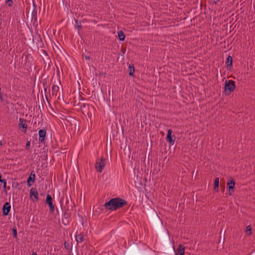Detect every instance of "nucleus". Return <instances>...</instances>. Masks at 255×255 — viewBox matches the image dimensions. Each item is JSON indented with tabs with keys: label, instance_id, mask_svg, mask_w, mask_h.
<instances>
[{
	"label": "nucleus",
	"instance_id": "obj_51",
	"mask_svg": "<svg viewBox=\"0 0 255 255\" xmlns=\"http://www.w3.org/2000/svg\"><path fill=\"white\" fill-rule=\"evenodd\" d=\"M217 1H219V0H217L216 1H214L213 2V3H215V4H216V3H217Z\"/></svg>",
	"mask_w": 255,
	"mask_h": 255
},
{
	"label": "nucleus",
	"instance_id": "obj_21",
	"mask_svg": "<svg viewBox=\"0 0 255 255\" xmlns=\"http://www.w3.org/2000/svg\"><path fill=\"white\" fill-rule=\"evenodd\" d=\"M184 253L185 247L182 245H179L177 248V252H175V255H184Z\"/></svg>",
	"mask_w": 255,
	"mask_h": 255
},
{
	"label": "nucleus",
	"instance_id": "obj_32",
	"mask_svg": "<svg viewBox=\"0 0 255 255\" xmlns=\"http://www.w3.org/2000/svg\"><path fill=\"white\" fill-rule=\"evenodd\" d=\"M124 153L125 154H128V156L130 155V148H129V147L128 146V147H126L124 149Z\"/></svg>",
	"mask_w": 255,
	"mask_h": 255
},
{
	"label": "nucleus",
	"instance_id": "obj_11",
	"mask_svg": "<svg viewBox=\"0 0 255 255\" xmlns=\"http://www.w3.org/2000/svg\"><path fill=\"white\" fill-rule=\"evenodd\" d=\"M71 211H65L63 216L62 221L64 225H68L70 223Z\"/></svg>",
	"mask_w": 255,
	"mask_h": 255
},
{
	"label": "nucleus",
	"instance_id": "obj_9",
	"mask_svg": "<svg viewBox=\"0 0 255 255\" xmlns=\"http://www.w3.org/2000/svg\"><path fill=\"white\" fill-rule=\"evenodd\" d=\"M173 131L171 129H169L167 130V133L166 137V141L170 143V145H173L176 139L174 135L172 136V133Z\"/></svg>",
	"mask_w": 255,
	"mask_h": 255
},
{
	"label": "nucleus",
	"instance_id": "obj_12",
	"mask_svg": "<svg viewBox=\"0 0 255 255\" xmlns=\"http://www.w3.org/2000/svg\"><path fill=\"white\" fill-rule=\"evenodd\" d=\"M66 205L67 206V211H72L75 206L74 203L72 201L71 196H66Z\"/></svg>",
	"mask_w": 255,
	"mask_h": 255
},
{
	"label": "nucleus",
	"instance_id": "obj_35",
	"mask_svg": "<svg viewBox=\"0 0 255 255\" xmlns=\"http://www.w3.org/2000/svg\"><path fill=\"white\" fill-rule=\"evenodd\" d=\"M90 107L91 108H93L92 106H90V105L89 104H83L81 106V108L82 109H86L87 108H88V109H89Z\"/></svg>",
	"mask_w": 255,
	"mask_h": 255
},
{
	"label": "nucleus",
	"instance_id": "obj_50",
	"mask_svg": "<svg viewBox=\"0 0 255 255\" xmlns=\"http://www.w3.org/2000/svg\"><path fill=\"white\" fill-rule=\"evenodd\" d=\"M64 3V0H62L61 4H63Z\"/></svg>",
	"mask_w": 255,
	"mask_h": 255
},
{
	"label": "nucleus",
	"instance_id": "obj_14",
	"mask_svg": "<svg viewBox=\"0 0 255 255\" xmlns=\"http://www.w3.org/2000/svg\"><path fill=\"white\" fill-rule=\"evenodd\" d=\"M35 34L36 36L37 37L36 44L38 45V47H39L40 48H43L44 47V42L43 41L42 37L40 35V34L38 33V30L37 29H35Z\"/></svg>",
	"mask_w": 255,
	"mask_h": 255
},
{
	"label": "nucleus",
	"instance_id": "obj_42",
	"mask_svg": "<svg viewBox=\"0 0 255 255\" xmlns=\"http://www.w3.org/2000/svg\"><path fill=\"white\" fill-rule=\"evenodd\" d=\"M0 99L1 101H3V95L2 93L1 92V88L0 87Z\"/></svg>",
	"mask_w": 255,
	"mask_h": 255
},
{
	"label": "nucleus",
	"instance_id": "obj_16",
	"mask_svg": "<svg viewBox=\"0 0 255 255\" xmlns=\"http://www.w3.org/2000/svg\"><path fill=\"white\" fill-rule=\"evenodd\" d=\"M39 141L43 143L44 142L45 137H46V131L45 129H40L39 131Z\"/></svg>",
	"mask_w": 255,
	"mask_h": 255
},
{
	"label": "nucleus",
	"instance_id": "obj_55",
	"mask_svg": "<svg viewBox=\"0 0 255 255\" xmlns=\"http://www.w3.org/2000/svg\"><path fill=\"white\" fill-rule=\"evenodd\" d=\"M57 72H59V69H58V68H57Z\"/></svg>",
	"mask_w": 255,
	"mask_h": 255
},
{
	"label": "nucleus",
	"instance_id": "obj_10",
	"mask_svg": "<svg viewBox=\"0 0 255 255\" xmlns=\"http://www.w3.org/2000/svg\"><path fill=\"white\" fill-rule=\"evenodd\" d=\"M29 197L33 202L38 200V193L36 188H31L29 192Z\"/></svg>",
	"mask_w": 255,
	"mask_h": 255
},
{
	"label": "nucleus",
	"instance_id": "obj_5",
	"mask_svg": "<svg viewBox=\"0 0 255 255\" xmlns=\"http://www.w3.org/2000/svg\"><path fill=\"white\" fill-rule=\"evenodd\" d=\"M235 180L230 177L227 181V189L229 191V194L232 195L235 192Z\"/></svg>",
	"mask_w": 255,
	"mask_h": 255
},
{
	"label": "nucleus",
	"instance_id": "obj_33",
	"mask_svg": "<svg viewBox=\"0 0 255 255\" xmlns=\"http://www.w3.org/2000/svg\"><path fill=\"white\" fill-rule=\"evenodd\" d=\"M13 237L15 239L17 238V229L15 228L12 229Z\"/></svg>",
	"mask_w": 255,
	"mask_h": 255
},
{
	"label": "nucleus",
	"instance_id": "obj_37",
	"mask_svg": "<svg viewBox=\"0 0 255 255\" xmlns=\"http://www.w3.org/2000/svg\"><path fill=\"white\" fill-rule=\"evenodd\" d=\"M111 144H112V141H111V137H110L109 140H108V139L107 138V145H106L107 148L108 149L109 147V146L111 145Z\"/></svg>",
	"mask_w": 255,
	"mask_h": 255
},
{
	"label": "nucleus",
	"instance_id": "obj_26",
	"mask_svg": "<svg viewBox=\"0 0 255 255\" xmlns=\"http://www.w3.org/2000/svg\"><path fill=\"white\" fill-rule=\"evenodd\" d=\"M59 88L58 86L53 85L52 87V95L56 94V93L58 91Z\"/></svg>",
	"mask_w": 255,
	"mask_h": 255
},
{
	"label": "nucleus",
	"instance_id": "obj_30",
	"mask_svg": "<svg viewBox=\"0 0 255 255\" xmlns=\"http://www.w3.org/2000/svg\"><path fill=\"white\" fill-rule=\"evenodd\" d=\"M75 27L76 28H78V29H82V25H81V21H80L79 22H78V21L77 20H76L75 19Z\"/></svg>",
	"mask_w": 255,
	"mask_h": 255
},
{
	"label": "nucleus",
	"instance_id": "obj_6",
	"mask_svg": "<svg viewBox=\"0 0 255 255\" xmlns=\"http://www.w3.org/2000/svg\"><path fill=\"white\" fill-rule=\"evenodd\" d=\"M45 203L49 206L50 213L53 214L55 210V205L53 203V199L50 195H47Z\"/></svg>",
	"mask_w": 255,
	"mask_h": 255
},
{
	"label": "nucleus",
	"instance_id": "obj_17",
	"mask_svg": "<svg viewBox=\"0 0 255 255\" xmlns=\"http://www.w3.org/2000/svg\"><path fill=\"white\" fill-rule=\"evenodd\" d=\"M47 56V55H46ZM43 62L44 64V69L48 70L51 67V60L49 57H43Z\"/></svg>",
	"mask_w": 255,
	"mask_h": 255
},
{
	"label": "nucleus",
	"instance_id": "obj_46",
	"mask_svg": "<svg viewBox=\"0 0 255 255\" xmlns=\"http://www.w3.org/2000/svg\"><path fill=\"white\" fill-rule=\"evenodd\" d=\"M31 255H37L36 252H32Z\"/></svg>",
	"mask_w": 255,
	"mask_h": 255
},
{
	"label": "nucleus",
	"instance_id": "obj_47",
	"mask_svg": "<svg viewBox=\"0 0 255 255\" xmlns=\"http://www.w3.org/2000/svg\"><path fill=\"white\" fill-rule=\"evenodd\" d=\"M60 203H61V209H62V210H63V208H62V201H61V200L60 201Z\"/></svg>",
	"mask_w": 255,
	"mask_h": 255
},
{
	"label": "nucleus",
	"instance_id": "obj_34",
	"mask_svg": "<svg viewBox=\"0 0 255 255\" xmlns=\"http://www.w3.org/2000/svg\"><path fill=\"white\" fill-rule=\"evenodd\" d=\"M42 53L40 54L41 56H42V58L43 59V57H46V55H47V57H49L48 56V54L47 52L44 49H42L41 50Z\"/></svg>",
	"mask_w": 255,
	"mask_h": 255
},
{
	"label": "nucleus",
	"instance_id": "obj_3",
	"mask_svg": "<svg viewBox=\"0 0 255 255\" xmlns=\"http://www.w3.org/2000/svg\"><path fill=\"white\" fill-rule=\"evenodd\" d=\"M26 15L27 19L33 20V24L34 25L36 23V27L37 26V5L33 0V3L32 5H28L26 6L25 8Z\"/></svg>",
	"mask_w": 255,
	"mask_h": 255
},
{
	"label": "nucleus",
	"instance_id": "obj_48",
	"mask_svg": "<svg viewBox=\"0 0 255 255\" xmlns=\"http://www.w3.org/2000/svg\"><path fill=\"white\" fill-rule=\"evenodd\" d=\"M3 179H1V174L0 173V182Z\"/></svg>",
	"mask_w": 255,
	"mask_h": 255
},
{
	"label": "nucleus",
	"instance_id": "obj_44",
	"mask_svg": "<svg viewBox=\"0 0 255 255\" xmlns=\"http://www.w3.org/2000/svg\"><path fill=\"white\" fill-rule=\"evenodd\" d=\"M79 98H80V99H81V100H85L84 98L82 97V95H80V94H79Z\"/></svg>",
	"mask_w": 255,
	"mask_h": 255
},
{
	"label": "nucleus",
	"instance_id": "obj_27",
	"mask_svg": "<svg viewBox=\"0 0 255 255\" xmlns=\"http://www.w3.org/2000/svg\"><path fill=\"white\" fill-rule=\"evenodd\" d=\"M252 227L251 225H249L246 227V234L248 236H251L252 234Z\"/></svg>",
	"mask_w": 255,
	"mask_h": 255
},
{
	"label": "nucleus",
	"instance_id": "obj_7",
	"mask_svg": "<svg viewBox=\"0 0 255 255\" xmlns=\"http://www.w3.org/2000/svg\"><path fill=\"white\" fill-rule=\"evenodd\" d=\"M106 160V159L105 158L101 157L100 161L99 162H97L96 164V168L97 171L102 172L105 166Z\"/></svg>",
	"mask_w": 255,
	"mask_h": 255
},
{
	"label": "nucleus",
	"instance_id": "obj_40",
	"mask_svg": "<svg viewBox=\"0 0 255 255\" xmlns=\"http://www.w3.org/2000/svg\"><path fill=\"white\" fill-rule=\"evenodd\" d=\"M25 55V61L27 62V59L28 58V56H29V54L28 53H27L26 55L25 54V53H23L22 55V58H23L24 56Z\"/></svg>",
	"mask_w": 255,
	"mask_h": 255
},
{
	"label": "nucleus",
	"instance_id": "obj_52",
	"mask_svg": "<svg viewBox=\"0 0 255 255\" xmlns=\"http://www.w3.org/2000/svg\"><path fill=\"white\" fill-rule=\"evenodd\" d=\"M56 212H57V214H59V211H58V210L56 208Z\"/></svg>",
	"mask_w": 255,
	"mask_h": 255
},
{
	"label": "nucleus",
	"instance_id": "obj_45",
	"mask_svg": "<svg viewBox=\"0 0 255 255\" xmlns=\"http://www.w3.org/2000/svg\"><path fill=\"white\" fill-rule=\"evenodd\" d=\"M85 59L87 60H89L90 59V57L88 56H85Z\"/></svg>",
	"mask_w": 255,
	"mask_h": 255
},
{
	"label": "nucleus",
	"instance_id": "obj_15",
	"mask_svg": "<svg viewBox=\"0 0 255 255\" xmlns=\"http://www.w3.org/2000/svg\"><path fill=\"white\" fill-rule=\"evenodd\" d=\"M35 173L34 172V171L32 170L27 180V185L28 187H30L31 186V182L33 183L35 181Z\"/></svg>",
	"mask_w": 255,
	"mask_h": 255
},
{
	"label": "nucleus",
	"instance_id": "obj_2",
	"mask_svg": "<svg viewBox=\"0 0 255 255\" xmlns=\"http://www.w3.org/2000/svg\"><path fill=\"white\" fill-rule=\"evenodd\" d=\"M127 201L125 199L117 197L111 199L106 202L104 206L108 210L116 211L127 205Z\"/></svg>",
	"mask_w": 255,
	"mask_h": 255
},
{
	"label": "nucleus",
	"instance_id": "obj_43",
	"mask_svg": "<svg viewBox=\"0 0 255 255\" xmlns=\"http://www.w3.org/2000/svg\"><path fill=\"white\" fill-rule=\"evenodd\" d=\"M221 187L222 188V190H223V192H224L225 191V186H222V184H221Z\"/></svg>",
	"mask_w": 255,
	"mask_h": 255
},
{
	"label": "nucleus",
	"instance_id": "obj_20",
	"mask_svg": "<svg viewBox=\"0 0 255 255\" xmlns=\"http://www.w3.org/2000/svg\"><path fill=\"white\" fill-rule=\"evenodd\" d=\"M226 64L227 65V69L228 70H231L233 65V58L230 55H229L226 60Z\"/></svg>",
	"mask_w": 255,
	"mask_h": 255
},
{
	"label": "nucleus",
	"instance_id": "obj_39",
	"mask_svg": "<svg viewBox=\"0 0 255 255\" xmlns=\"http://www.w3.org/2000/svg\"><path fill=\"white\" fill-rule=\"evenodd\" d=\"M30 141H27L26 145H25V148L26 150H29L30 148Z\"/></svg>",
	"mask_w": 255,
	"mask_h": 255
},
{
	"label": "nucleus",
	"instance_id": "obj_53",
	"mask_svg": "<svg viewBox=\"0 0 255 255\" xmlns=\"http://www.w3.org/2000/svg\"><path fill=\"white\" fill-rule=\"evenodd\" d=\"M60 118H61L63 120H65V118L64 119L63 117H60Z\"/></svg>",
	"mask_w": 255,
	"mask_h": 255
},
{
	"label": "nucleus",
	"instance_id": "obj_24",
	"mask_svg": "<svg viewBox=\"0 0 255 255\" xmlns=\"http://www.w3.org/2000/svg\"><path fill=\"white\" fill-rule=\"evenodd\" d=\"M43 86L44 87V90L41 91V94L42 95L43 93L45 95V98L46 99V100L49 103V102L48 101V98L47 97V95H46V93H47V82H46V81H45V82H43Z\"/></svg>",
	"mask_w": 255,
	"mask_h": 255
},
{
	"label": "nucleus",
	"instance_id": "obj_28",
	"mask_svg": "<svg viewBox=\"0 0 255 255\" xmlns=\"http://www.w3.org/2000/svg\"><path fill=\"white\" fill-rule=\"evenodd\" d=\"M22 184V182L21 183H15V182H12V187L13 188H15L16 189H17L18 190H20L21 189V186L20 185V184Z\"/></svg>",
	"mask_w": 255,
	"mask_h": 255
},
{
	"label": "nucleus",
	"instance_id": "obj_4",
	"mask_svg": "<svg viewBox=\"0 0 255 255\" xmlns=\"http://www.w3.org/2000/svg\"><path fill=\"white\" fill-rule=\"evenodd\" d=\"M236 88L235 82L232 80H226L225 83L224 93L226 96H229Z\"/></svg>",
	"mask_w": 255,
	"mask_h": 255
},
{
	"label": "nucleus",
	"instance_id": "obj_36",
	"mask_svg": "<svg viewBox=\"0 0 255 255\" xmlns=\"http://www.w3.org/2000/svg\"><path fill=\"white\" fill-rule=\"evenodd\" d=\"M5 3L8 5V6L11 7L13 5L12 0H6Z\"/></svg>",
	"mask_w": 255,
	"mask_h": 255
},
{
	"label": "nucleus",
	"instance_id": "obj_49",
	"mask_svg": "<svg viewBox=\"0 0 255 255\" xmlns=\"http://www.w3.org/2000/svg\"><path fill=\"white\" fill-rule=\"evenodd\" d=\"M3 144H2V142L1 140L0 141V146H2Z\"/></svg>",
	"mask_w": 255,
	"mask_h": 255
},
{
	"label": "nucleus",
	"instance_id": "obj_13",
	"mask_svg": "<svg viewBox=\"0 0 255 255\" xmlns=\"http://www.w3.org/2000/svg\"><path fill=\"white\" fill-rule=\"evenodd\" d=\"M11 207L9 202H5L2 208V215L3 216H6L8 215L10 211Z\"/></svg>",
	"mask_w": 255,
	"mask_h": 255
},
{
	"label": "nucleus",
	"instance_id": "obj_25",
	"mask_svg": "<svg viewBox=\"0 0 255 255\" xmlns=\"http://www.w3.org/2000/svg\"><path fill=\"white\" fill-rule=\"evenodd\" d=\"M118 37L119 40L121 41H124L125 39L126 36L125 33L122 30L118 31Z\"/></svg>",
	"mask_w": 255,
	"mask_h": 255
},
{
	"label": "nucleus",
	"instance_id": "obj_19",
	"mask_svg": "<svg viewBox=\"0 0 255 255\" xmlns=\"http://www.w3.org/2000/svg\"><path fill=\"white\" fill-rule=\"evenodd\" d=\"M65 120L67 121V122L69 123L71 125L74 124L75 126L79 125L78 121L72 117H65Z\"/></svg>",
	"mask_w": 255,
	"mask_h": 255
},
{
	"label": "nucleus",
	"instance_id": "obj_8",
	"mask_svg": "<svg viewBox=\"0 0 255 255\" xmlns=\"http://www.w3.org/2000/svg\"><path fill=\"white\" fill-rule=\"evenodd\" d=\"M19 129H20L22 132L25 133L27 128V125L26 124V121L22 118H19V123L18 125Z\"/></svg>",
	"mask_w": 255,
	"mask_h": 255
},
{
	"label": "nucleus",
	"instance_id": "obj_18",
	"mask_svg": "<svg viewBox=\"0 0 255 255\" xmlns=\"http://www.w3.org/2000/svg\"><path fill=\"white\" fill-rule=\"evenodd\" d=\"M94 96L96 99L99 101V102L105 101V97L102 90H99L98 92H97L96 95V93H94Z\"/></svg>",
	"mask_w": 255,
	"mask_h": 255
},
{
	"label": "nucleus",
	"instance_id": "obj_31",
	"mask_svg": "<svg viewBox=\"0 0 255 255\" xmlns=\"http://www.w3.org/2000/svg\"><path fill=\"white\" fill-rule=\"evenodd\" d=\"M0 182L3 183V192L7 194L6 191V181L5 179H3Z\"/></svg>",
	"mask_w": 255,
	"mask_h": 255
},
{
	"label": "nucleus",
	"instance_id": "obj_38",
	"mask_svg": "<svg viewBox=\"0 0 255 255\" xmlns=\"http://www.w3.org/2000/svg\"><path fill=\"white\" fill-rule=\"evenodd\" d=\"M126 51V48L123 46L121 48V52H122V54H121V57L124 56L125 52Z\"/></svg>",
	"mask_w": 255,
	"mask_h": 255
},
{
	"label": "nucleus",
	"instance_id": "obj_22",
	"mask_svg": "<svg viewBox=\"0 0 255 255\" xmlns=\"http://www.w3.org/2000/svg\"><path fill=\"white\" fill-rule=\"evenodd\" d=\"M128 74L130 76L134 77V73L135 72L134 66L132 63H130L128 66Z\"/></svg>",
	"mask_w": 255,
	"mask_h": 255
},
{
	"label": "nucleus",
	"instance_id": "obj_54",
	"mask_svg": "<svg viewBox=\"0 0 255 255\" xmlns=\"http://www.w3.org/2000/svg\"><path fill=\"white\" fill-rule=\"evenodd\" d=\"M7 189H10V187H9V186H8V187H7Z\"/></svg>",
	"mask_w": 255,
	"mask_h": 255
},
{
	"label": "nucleus",
	"instance_id": "obj_29",
	"mask_svg": "<svg viewBox=\"0 0 255 255\" xmlns=\"http://www.w3.org/2000/svg\"><path fill=\"white\" fill-rule=\"evenodd\" d=\"M76 240L77 243L82 242L83 241V236L81 234L77 235L76 236Z\"/></svg>",
	"mask_w": 255,
	"mask_h": 255
},
{
	"label": "nucleus",
	"instance_id": "obj_23",
	"mask_svg": "<svg viewBox=\"0 0 255 255\" xmlns=\"http://www.w3.org/2000/svg\"><path fill=\"white\" fill-rule=\"evenodd\" d=\"M219 178L217 177L215 178L214 183V190L218 192L219 191Z\"/></svg>",
	"mask_w": 255,
	"mask_h": 255
},
{
	"label": "nucleus",
	"instance_id": "obj_1",
	"mask_svg": "<svg viewBox=\"0 0 255 255\" xmlns=\"http://www.w3.org/2000/svg\"><path fill=\"white\" fill-rule=\"evenodd\" d=\"M147 213L155 230L159 234H161L163 227V222L157 214V212L154 209L150 208L147 210Z\"/></svg>",
	"mask_w": 255,
	"mask_h": 255
},
{
	"label": "nucleus",
	"instance_id": "obj_41",
	"mask_svg": "<svg viewBox=\"0 0 255 255\" xmlns=\"http://www.w3.org/2000/svg\"><path fill=\"white\" fill-rule=\"evenodd\" d=\"M64 245L65 248H66L67 250H69V243L68 242L65 241L64 242Z\"/></svg>",
	"mask_w": 255,
	"mask_h": 255
}]
</instances>
